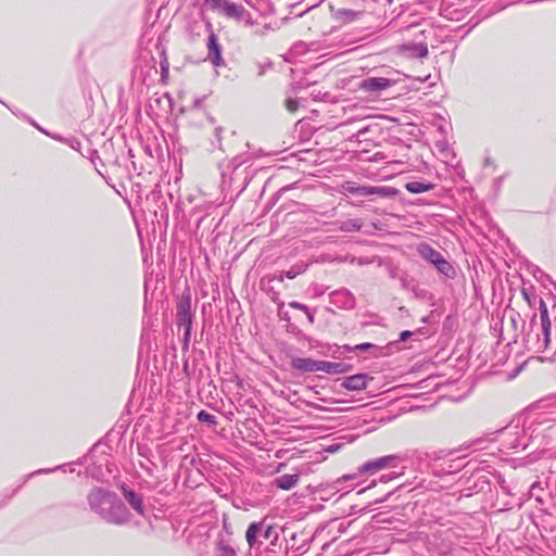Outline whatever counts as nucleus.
<instances>
[{
    "instance_id": "17",
    "label": "nucleus",
    "mask_w": 556,
    "mask_h": 556,
    "mask_svg": "<svg viewBox=\"0 0 556 556\" xmlns=\"http://www.w3.org/2000/svg\"><path fill=\"white\" fill-rule=\"evenodd\" d=\"M350 365L342 363V362H328V361H321L320 362V371L327 372V374H344L348 372L350 369Z\"/></svg>"
},
{
    "instance_id": "35",
    "label": "nucleus",
    "mask_w": 556,
    "mask_h": 556,
    "mask_svg": "<svg viewBox=\"0 0 556 556\" xmlns=\"http://www.w3.org/2000/svg\"><path fill=\"white\" fill-rule=\"evenodd\" d=\"M247 161V159H243V156H236L231 161L235 168H238L241 164H243Z\"/></svg>"
},
{
    "instance_id": "12",
    "label": "nucleus",
    "mask_w": 556,
    "mask_h": 556,
    "mask_svg": "<svg viewBox=\"0 0 556 556\" xmlns=\"http://www.w3.org/2000/svg\"><path fill=\"white\" fill-rule=\"evenodd\" d=\"M122 491H123V495H124L125 500L132 507V509L140 516H144L146 508H144L141 495H139L138 493H136L135 491H132L126 486H123Z\"/></svg>"
},
{
    "instance_id": "26",
    "label": "nucleus",
    "mask_w": 556,
    "mask_h": 556,
    "mask_svg": "<svg viewBox=\"0 0 556 556\" xmlns=\"http://www.w3.org/2000/svg\"><path fill=\"white\" fill-rule=\"evenodd\" d=\"M404 469H405V466H402V470L399 471V472H391V473H388V475H382L380 478H379V481L382 482V483H387L395 478H399L401 476L404 475Z\"/></svg>"
},
{
    "instance_id": "14",
    "label": "nucleus",
    "mask_w": 556,
    "mask_h": 556,
    "mask_svg": "<svg viewBox=\"0 0 556 556\" xmlns=\"http://www.w3.org/2000/svg\"><path fill=\"white\" fill-rule=\"evenodd\" d=\"M214 552L215 556H238L231 540L224 536L216 540Z\"/></svg>"
},
{
    "instance_id": "8",
    "label": "nucleus",
    "mask_w": 556,
    "mask_h": 556,
    "mask_svg": "<svg viewBox=\"0 0 556 556\" xmlns=\"http://www.w3.org/2000/svg\"><path fill=\"white\" fill-rule=\"evenodd\" d=\"M207 60L215 66L219 67L225 65L222 56V46L218 42V38L214 33H211L207 38Z\"/></svg>"
},
{
    "instance_id": "37",
    "label": "nucleus",
    "mask_w": 556,
    "mask_h": 556,
    "mask_svg": "<svg viewBox=\"0 0 556 556\" xmlns=\"http://www.w3.org/2000/svg\"><path fill=\"white\" fill-rule=\"evenodd\" d=\"M413 336V332L409 330H404L400 333V341H406L408 338Z\"/></svg>"
},
{
    "instance_id": "36",
    "label": "nucleus",
    "mask_w": 556,
    "mask_h": 556,
    "mask_svg": "<svg viewBox=\"0 0 556 556\" xmlns=\"http://www.w3.org/2000/svg\"><path fill=\"white\" fill-rule=\"evenodd\" d=\"M375 345L371 343H361L355 346V350L358 351H367L369 349H372Z\"/></svg>"
},
{
    "instance_id": "11",
    "label": "nucleus",
    "mask_w": 556,
    "mask_h": 556,
    "mask_svg": "<svg viewBox=\"0 0 556 556\" xmlns=\"http://www.w3.org/2000/svg\"><path fill=\"white\" fill-rule=\"evenodd\" d=\"M320 362L308 357H293L291 359L292 369L305 374L320 371Z\"/></svg>"
},
{
    "instance_id": "39",
    "label": "nucleus",
    "mask_w": 556,
    "mask_h": 556,
    "mask_svg": "<svg viewBox=\"0 0 556 556\" xmlns=\"http://www.w3.org/2000/svg\"><path fill=\"white\" fill-rule=\"evenodd\" d=\"M203 99H195L194 100V104H193V108L198 109L201 106V103H202Z\"/></svg>"
},
{
    "instance_id": "18",
    "label": "nucleus",
    "mask_w": 556,
    "mask_h": 556,
    "mask_svg": "<svg viewBox=\"0 0 556 556\" xmlns=\"http://www.w3.org/2000/svg\"><path fill=\"white\" fill-rule=\"evenodd\" d=\"M299 475H282L275 480L277 488L281 490H291L299 483Z\"/></svg>"
},
{
    "instance_id": "21",
    "label": "nucleus",
    "mask_w": 556,
    "mask_h": 556,
    "mask_svg": "<svg viewBox=\"0 0 556 556\" xmlns=\"http://www.w3.org/2000/svg\"><path fill=\"white\" fill-rule=\"evenodd\" d=\"M363 227L362 219L355 218V219H348L340 224L339 229L342 231H358Z\"/></svg>"
},
{
    "instance_id": "22",
    "label": "nucleus",
    "mask_w": 556,
    "mask_h": 556,
    "mask_svg": "<svg viewBox=\"0 0 556 556\" xmlns=\"http://www.w3.org/2000/svg\"><path fill=\"white\" fill-rule=\"evenodd\" d=\"M361 15V12H356L351 9H340L337 11L336 16L343 20L344 22H353Z\"/></svg>"
},
{
    "instance_id": "20",
    "label": "nucleus",
    "mask_w": 556,
    "mask_h": 556,
    "mask_svg": "<svg viewBox=\"0 0 556 556\" xmlns=\"http://www.w3.org/2000/svg\"><path fill=\"white\" fill-rule=\"evenodd\" d=\"M303 271H304V268L302 266L293 267L290 270H287L279 275H274L273 277H268V281L271 282L274 280H277L279 282H282L285 277H287L289 279H293Z\"/></svg>"
},
{
    "instance_id": "4",
    "label": "nucleus",
    "mask_w": 556,
    "mask_h": 556,
    "mask_svg": "<svg viewBox=\"0 0 556 556\" xmlns=\"http://www.w3.org/2000/svg\"><path fill=\"white\" fill-rule=\"evenodd\" d=\"M407 460L406 455H387L363 464L359 473L376 472L384 468H397Z\"/></svg>"
},
{
    "instance_id": "19",
    "label": "nucleus",
    "mask_w": 556,
    "mask_h": 556,
    "mask_svg": "<svg viewBox=\"0 0 556 556\" xmlns=\"http://www.w3.org/2000/svg\"><path fill=\"white\" fill-rule=\"evenodd\" d=\"M405 188L410 193H422L432 190L434 185L430 182L409 181L405 185Z\"/></svg>"
},
{
    "instance_id": "7",
    "label": "nucleus",
    "mask_w": 556,
    "mask_h": 556,
    "mask_svg": "<svg viewBox=\"0 0 556 556\" xmlns=\"http://www.w3.org/2000/svg\"><path fill=\"white\" fill-rule=\"evenodd\" d=\"M540 318H541V332L542 338L540 334H538V349L546 350L549 344V336H551V321L548 318V312L546 308V305L541 302V308H540Z\"/></svg>"
},
{
    "instance_id": "41",
    "label": "nucleus",
    "mask_w": 556,
    "mask_h": 556,
    "mask_svg": "<svg viewBox=\"0 0 556 556\" xmlns=\"http://www.w3.org/2000/svg\"><path fill=\"white\" fill-rule=\"evenodd\" d=\"M367 130H368V128H367V127L362 128V129H359V130H358V135H363V134H365Z\"/></svg>"
},
{
    "instance_id": "1",
    "label": "nucleus",
    "mask_w": 556,
    "mask_h": 556,
    "mask_svg": "<svg viewBox=\"0 0 556 556\" xmlns=\"http://www.w3.org/2000/svg\"><path fill=\"white\" fill-rule=\"evenodd\" d=\"M90 509L109 523L123 526L130 521V513L118 496L103 488H94L87 496Z\"/></svg>"
},
{
    "instance_id": "38",
    "label": "nucleus",
    "mask_w": 556,
    "mask_h": 556,
    "mask_svg": "<svg viewBox=\"0 0 556 556\" xmlns=\"http://www.w3.org/2000/svg\"><path fill=\"white\" fill-rule=\"evenodd\" d=\"M148 452H149V448L146 447V446H142V445H138V453L143 456V457H148Z\"/></svg>"
},
{
    "instance_id": "33",
    "label": "nucleus",
    "mask_w": 556,
    "mask_h": 556,
    "mask_svg": "<svg viewBox=\"0 0 556 556\" xmlns=\"http://www.w3.org/2000/svg\"><path fill=\"white\" fill-rule=\"evenodd\" d=\"M417 53H418V56L420 58H425L428 55V48L427 46H424V45H420L417 47Z\"/></svg>"
},
{
    "instance_id": "6",
    "label": "nucleus",
    "mask_w": 556,
    "mask_h": 556,
    "mask_svg": "<svg viewBox=\"0 0 556 556\" xmlns=\"http://www.w3.org/2000/svg\"><path fill=\"white\" fill-rule=\"evenodd\" d=\"M343 192L350 194H356L359 197H370V195H379V197H389L394 192L391 189L386 187H374V186H359L354 182H345L343 186Z\"/></svg>"
},
{
    "instance_id": "24",
    "label": "nucleus",
    "mask_w": 556,
    "mask_h": 556,
    "mask_svg": "<svg viewBox=\"0 0 556 556\" xmlns=\"http://www.w3.org/2000/svg\"><path fill=\"white\" fill-rule=\"evenodd\" d=\"M54 138L60 140V141H62V142H64L65 144H67L73 150L80 151L81 143H80V141L78 139H76V138H63L61 136H56Z\"/></svg>"
},
{
    "instance_id": "3",
    "label": "nucleus",
    "mask_w": 556,
    "mask_h": 556,
    "mask_svg": "<svg viewBox=\"0 0 556 556\" xmlns=\"http://www.w3.org/2000/svg\"><path fill=\"white\" fill-rule=\"evenodd\" d=\"M176 323L179 328H184V341L188 343L191 337L192 320L194 311L192 308L191 293L187 289L181 293L177 301Z\"/></svg>"
},
{
    "instance_id": "40",
    "label": "nucleus",
    "mask_w": 556,
    "mask_h": 556,
    "mask_svg": "<svg viewBox=\"0 0 556 556\" xmlns=\"http://www.w3.org/2000/svg\"><path fill=\"white\" fill-rule=\"evenodd\" d=\"M306 315H307L309 321L313 323L314 321V315L309 311H308V313H306Z\"/></svg>"
},
{
    "instance_id": "31",
    "label": "nucleus",
    "mask_w": 556,
    "mask_h": 556,
    "mask_svg": "<svg viewBox=\"0 0 556 556\" xmlns=\"http://www.w3.org/2000/svg\"><path fill=\"white\" fill-rule=\"evenodd\" d=\"M222 132H223L222 127H216L214 130V136L217 141L218 148H222Z\"/></svg>"
},
{
    "instance_id": "13",
    "label": "nucleus",
    "mask_w": 556,
    "mask_h": 556,
    "mask_svg": "<svg viewBox=\"0 0 556 556\" xmlns=\"http://www.w3.org/2000/svg\"><path fill=\"white\" fill-rule=\"evenodd\" d=\"M367 386V375L365 374H356L350 377H346L342 382V387L350 391H361L364 390Z\"/></svg>"
},
{
    "instance_id": "28",
    "label": "nucleus",
    "mask_w": 556,
    "mask_h": 556,
    "mask_svg": "<svg viewBox=\"0 0 556 556\" xmlns=\"http://www.w3.org/2000/svg\"><path fill=\"white\" fill-rule=\"evenodd\" d=\"M271 62L256 63L257 76H263L269 68H271Z\"/></svg>"
},
{
    "instance_id": "2",
    "label": "nucleus",
    "mask_w": 556,
    "mask_h": 556,
    "mask_svg": "<svg viewBox=\"0 0 556 556\" xmlns=\"http://www.w3.org/2000/svg\"><path fill=\"white\" fill-rule=\"evenodd\" d=\"M418 255L434 266V268L446 278H454L456 270L454 266L434 248L427 242H420L416 247Z\"/></svg>"
},
{
    "instance_id": "10",
    "label": "nucleus",
    "mask_w": 556,
    "mask_h": 556,
    "mask_svg": "<svg viewBox=\"0 0 556 556\" xmlns=\"http://www.w3.org/2000/svg\"><path fill=\"white\" fill-rule=\"evenodd\" d=\"M394 85V81L384 77H367L359 84V88L368 92H378Z\"/></svg>"
},
{
    "instance_id": "32",
    "label": "nucleus",
    "mask_w": 556,
    "mask_h": 556,
    "mask_svg": "<svg viewBox=\"0 0 556 556\" xmlns=\"http://www.w3.org/2000/svg\"><path fill=\"white\" fill-rule=\"evenodd\" d=\"M287 109L290 111V112H295L296 109H298V102L296 100H293V99H289L287 100Z\"/></svg>"
},
{
    "instance_id": "27",
    "label": "nucleus",
    "mask_w": 556,
    "mask_h": 556,
    "mask_svg": "<svg viewBox=\"0 0 556 556\" xmlns=\"http://www.w3.org/2000/svg\"><path fill=\"white\" fill-rule=\"evenodd\" d=\"M62 467H63V466H56V467H54V468H47V469H38V470H35V471L30 472L29 475H27V476L25 477L24 482H25V481H27V479H28V478H30V477L38 476V475L51 473V472H54V471H56V470L61 469Z\"/></svg>"
},
{
    "instance_id": "23",
    "label": "nucleus",
    "mask_w": 556,
    "mask_h": 556,
    "mask_svg": "<svg viewBox=\"0 0 556 556\" xmlns=\"http://www.w3.org/2000/svg\"><path fill=\"white\" fill-rule=\"evenodd\" d=\"M260 534L264 540H270L271 544H274L278 540V532L275 529V527H273L270 525H267V526L264 525Z\"/></svg>"
},
{
    "instance_id": "42",
    "label": "nucleus",
    "mask_w": 556,
    "mask_h": 556,
    "mask_svg": "<svg viewBox=\"0 0 556 556\" xmlns=\"http://www.w3.org/2000/svg\"><path fill=\"white\" fill-rule=\"evenodd\" d=\"M208 122H210L212 125H214V124H215V118H214V117H212V116H208Z\"/></svg>"
},
{
    "instance_id": "34",
    "label": "nucleus",
    "mask_w": 556,
    "mask_h": 556,
    "mask_svg": "<svg viewBox=\"0 0 556 556\" xmlns=\"http://www.w3.org/2000/svg\"><path fill=\"white\" fill-rule=\"evenodd\" d=\"M290 306L293 307V308H298V309H301L305 313H308V307L302 303H299V302H291L290 303Z\"/></svg>"
},
{
    "instance_id": "9",
    "label": "nucleus",
    "mask_w": 556,
    "mask_h": 556,
    "mask_svg": "<svg viewBox=\"0 0 556 556\" xmlns=\"http://www.w3.org/2000/svg\"><path fill=\"white\" fill-rule=\"evenodd\" d=\"M330 303L339 308L351 309L355 305V299L348 289H340L330 293Z\"/></svg>"
},
{
    "instance_id": "25",
    "label": "nucleus",
    "mask_w": 556,
    "mask_h": 556,
    "mask_svg": "<svg viewBox=\"0 0 556 556\" xmlns=\"http://www.w3.org/2000/svg\"><path fill=\"white\" fill-rule=\"evenodd\" d=\"M198 420L201 422H207L211 425L216 424V418L214 415L207 413L206 410H200L197 416Z\"/></svg>"
},
{
    "instance_id": "5",
    "label": "nucleus",
    "mask_w": 556,
    "mask_h": 556,
    "mask_svg": "<svg viewBox=\"0 0 556 556\" xmlns=\"http://www.w3.org/2000/svg\"><path fill=\"white\" fill-rule=\"evenodd\" d=\"M501 446L504 450H517L521 447L525 450L528 443L523 439V429L518 426L507 427L500 433Z\"/></svg>"
},
{
    "instance_id": "15",
    "label": "nucleus",
    "mask_w": 556,
    "mask_h": 556,
    "mask_svg": "<svg viewBox=\"0 0 556 556\" xmlns=\"http://www.w3.org/2000/svg\"><path fill=\"white\" fill-rule=\"evenodd\" d=\"M219 10H222L226 16L236 18L238 21L242 20L245 13V9L243 5L230 2L228 0L224 2Z\"/></svg>"
},
{
    "instance_id": "16",
    "label": "nucleus",
    "mask_w": 556,
    "mask_h": 556,
    "mask_svg": "<svg viewBox=\"0 0 556 556\" xmlns=\"http://www.w3.org/2000/svg\"><path fill=\"white\" fill-rule=\"evenodd\" d=\"M263 527H264V521L252 522L248 527V530L245 532V539H247V542H248L250 548H253L256 545L262 544V541L257 540V535L262 531Z\"/></svg>"
},
{
    "instance_id": "29",
    "label": "nucleus",
    "mask_w": 556,
    "mask_h": 556,
    "mask_svg": "<svg viewBox=\"0 0 556 556\" xmlns=\"http://www.w3.org/2000/svg\"><path fill=\"white\" fill-rule=\"evenodd\" d=\"M226 0H205V4L212 10H219Z\"/></svg>"
},
{
    "instance_id": "30",
    "label": "nucleus",
    "mask_w": 556,
    "mask_h": 556,
    "mask_svg": "<svg viewBox=\"0 0 556 556\" xmlns=\"http://www.w3.org/2000/svg\"><path fill=\"white\" fill-rule=\"evenodd\" d=\"M168 71H169V65H168L167 60L162 61L161 62V77H162V79L167 78Z\"/></svg>"
}]
</instances>
